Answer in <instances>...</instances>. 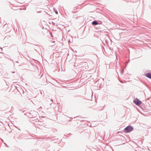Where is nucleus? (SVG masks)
Segmentation results:
<instances>
[{"label":"nucleus","mask_w":151,"mask_h":151,"mask_svg":"<svg viewBox=\"0 0 151 151\" xmlns=\"http://www.w3.org/2000/svg\"><path fill=\"white\" fill-rule=\"evenodd\" d=\"M50 42L54 43L55 42V41H50Z\"/></svg>","instance_id":"nucleus-13"},{"label":"nucleus","mask_w":151,"mask_h":151,"mask_svg":"<svg viewBox=\"0 0 151 151\" xmlns=\"http://www.w3.org/2000/svg\"><path fill=\"white\" fill-rule=\"evenodd\" d=\"M92 24L94 25H96L98 24V22L96 21H94L92 22Z\"/></svg>","instance_id":"nucleus-5"},{"label":"nucleus","mask_w":151,"mask_h":151,"mask_svg":"<svg viewBox=\"0 0 151 151\" xmlns=\"http://www.w3.org/2000/svg\"><path fill=\"white\" fill-rule=\"evenodd\" d=\"M15 73V71H13L12 72V73Z\"/></svg>","instance_id":"nucleus-21"},{"label":"nucleus","mask_w":151,"mask_h":151,"mask_svg":"<svg viewBox=\"0 0 151 151\" xmlns=\"http://www.w3.org/2000/svg\"><path fill=\"white\" fill-rule=\"evenodd\" d=\"M27 115H28V116L29 117H30L31 118H32V114H29V113L27 114Z\"/></svg>","instance_id":"nucleus-8"},{"label":"nucleus","mask_w":151,"mask_h":151,"mask_svg":"<svg viewBox=\"0 0 151 151\" xmlns=\"http://www.w3.org/2000/svg\"><path fill=\"white\" fill-rule=\"evenodd\" d=\"M0 48L1 50H2V49H3V48H2V47H0Z\"/></svg>","instance_id":"nucleus-19"},{"label":"nucleus","mask_w":151,"mask_h":151,"mask_svg":"<svg viewBox=\"0 0 151 151\" xmlns=\"http://www.w3.org/2000/svg\"><path fill=\"white\" fill-rule=\"evenodd\" d=\"M5 144L6 145L5 146L6 147H8V146L5 143Z\"/></svg>","instance_id":"nucleus-18"},{"label":"nucleus","mask_w":151,"mask_h":151,"mask_svg":"<svg viewBox=\"0 0 151 151\" xmlns=\"http://www.w3.org/2000/svg\"><path fill=\"white\" fill-rule=\"evenodd\" d=\"M136 43H139V42H140V40H138V39H136L134 41Z\"/></svg>","instance_id":"nucleus-6"},{"label":"nucleus","mask_w":151,"mask_h":151,"mask_svg":"<svg viewBox=\"0 0 151 151\" xmlns=\"http://www.w3.org/2000/svg\"><path fill=\"white\" fill-rule=\"evenodd\" d=\"M114 41H115V40H119V39H116V38H114Z\"/></svg>","instance_id":"nucleus-11"},{"label":"nucleus","mask_w":151,"mask_h":151,"mask_svg":"<svg viewBox=\"0 0 151 151\" xmlns=\"http://www.w3.org/2000/svg\"><path fill=\"white\" fill-rule=\"evenodd\" d=\"M73 38H71V39H69L68 40V43H70L71 42H71H72L73 41Z\"/></svg>","instance_id":"nucleus-7"},{"label":"nucleus","mask_w":151,"mask_h":151,"mask_svg":"<svg viewBox=\"0 0 151 151\" xmlns=\"http://www.w3.org/2000/svg\"><path fill=\"white\" fill-rule=\"evenodd\" d=\"M29 114H32V116L33 118H35L37 116V112L34 111H32L31 110L30 112L29 113Z\"/></svg>","instance_id":"nucleus-3"},{"label":"nucleus","mask_w":151,"mask_h":151,"mask_svg":"<svg viewBox=\"0 0 151 151\" xmlns=\"http://www.w3.org/2000/svg\"><path fill=\"white\" fill-rule=\"evenodd\" d=\"M108 39L109 40H110V41L111 42H112V40L111 39V38H108Z\"/></svg>","instance_id":"nucleus-14"},{"label":"nucleus","mask_w":151,"mask_h":151,"mask_svg":"<svg viewBox=\"0 0 151 151\" xmlns=\"http://www.w3.org/2000/svg\"><path fill=\"white\" fill-rule=\"evenodd\" d=\"M55 104V103H54L53 104H52V103H51L50 104V106H52L53 104L54 105Z\"/></svg>","instance_id":"nucleus-9"},{"label":"nucleus","mask_w":151,"mask_h":151,"mask_svg":"<svg viewBox=\"0 0 151 151\" xmlns=\"http://www.w3.org/2000/svg\"><path fill=\"white\" fill-rule=\"evenodd\" d=\"M0 53H2H2H3V52H0Z\"/></svg>","instance_id":"nucleus-22"},{"label":"nucleus","mask_w":151,"mask_h":151,"mask_svg":"<svg viewBox=\"0 0 151 151\" xmlns=\"http://www.w3.org/2000/svg\"><path fill=\"white\" fill-rule=\"evenodd\" d=\"M134 130L133 126L129 125L126 127L124 129V132L125 133H128Z\"/></svg>","instance_id":"nucleus-1"},{"label":"nucleus","mask_w":151,"mask_h":151,"mask_svg":"<svg viewBox=\"0 0 151 151\" xmlns=\"http://www.w3.org/2000/svg\"><path fill=\"white\" fill-rule=\"evenodd\" d=\"M145 76L151 79V73H147L145 74Z\"/></svg>","instance_id":"nucleus-4"},{"label":"nucleus","mask_w":151,"mask_h":151,"mask_svg":"<svg viewBox=\"0 0 151 151\" xmlns=\"http://www.w3.org/2000/svg\"><path fill=\"white\" fill-rule=\"evenodd\" d=\"M133 103H134L136 105L139 106L142 103V102L139 100L137 98H136L133 101Z\"/></svg>","instance_id":"nucleus-2"},{"label":"nucleus","mask_w":151,"mask_h":151,"mask_svg":"<svg viewBox=\"0 0 151 151\" xmlns=\"http://www.w3.org/2000/svg\"><path fill=\"white\" fill-rule=\"evenodd\" d=\"M50 101H52V102H53V99H51L50 100Z\"/></svg>","instance_id":"nucleus-15"},{"label":"nucleus","mask_w":151,"mask_h":151,"mask_svg":"<svg viewBox=\"0 0 151 151\" xmlns=\"http://www.w3.org/2000/svg\"><path fill=\"white\" fill-rule=\"evenodd\" d=\"M124 71V69H123V70L121 71V74H122L123 73Z\"/></svg>","instance_id":"nucleus-10"},{"label":"nucleus","mask_w":151,"mask_h":151,"mask_svg":"<svg viewBox=\"0 0 151 151\" xmlns=\"http://www.w3.org/2000/svg\"><path fill=\"white\" fill-rule=\"evenodd\" d=\"M42 75H42L41 76V77L42 76Z\"/></svg>","instance_id":"nucleus-24"},{"label":"nucleus","mask_w":151,"mask_h":151,"mask_svg":"<svg viewBox=\"0 0 151 151\" xmlns=\"http://www.w3.org/2000/svg\"><path fill=\"white\" fill-rule=\"evenodd\" d=\"M55 13L57 14H58V12L57 11H55Z\"/></svg>","instance_id":"nucleus-12"},{"label":"nucleus","mask_w":151,"mask_h":151,"mask_svg":"<svg viewBox=\"0 0 151 151\" xmlns=\"http://www.w3.org/2000/svg\"><path fill=\"white\" fill-rule=\"evenodd\" d=\"M16 63H18V61H16Z\"/></svg>","instance_id":"nucleus-23"},{"label":"nucleus","mask_w":151,"mask_h":151,"mask_svg":"<svg viewBox=\"0 0 151 151\" xmlns=\"http://www.w3.org/2000/svg\"><path fill=\"white\" fill-rule=\"evenodd\" d=\"M68 39V38H64V40H65V39ZM63 38H62V40H63Z\"/></svg>","instance_id":"nucleus-17"},{"label":"nucleus","mask_w":151,"mask_h":151,"mask_svg":"<svg viewBox=\"0 0 151 151\" xmlns=\"http://www.w3.org/2000/svg\"><path fill=\"white\" fill-rule=\"evenodd\" d=\"M2 141H3V139H2Z\"/></svg>","instance_id":"nucleus-26"},{"label":"nucleus","mask_w":151,"mask_h":151,"mask_svg":"<svg viewBox=\"0 0 151 151\" xmlns=\"http://www.w3.org/2000/svg\"><path fill=\"white\" fill-rule=\"evenodd\" d=\"M127 64H128V63H127V64H126V65H125V67H124V68H125L127 67Z\"/></svg>","instance_id":"nucleus-16"},{"label":"nucleus","mask_w":151,"mask_h":151,"mask_svg":"<svg viewBox=\"0 0 151 151\" xmlns=\"http://www.w3.org/2000/svg\"><path fill=\"white\" fill-rule=\"evenodd\" d=\"M19 129V130H20V129Z\"/></svg>","instance_id":"nucleus-25"},{"label":"nucleus","mask_w":151,"mask_h":151,"mask_svg":"<svg viewBox=\"0 0 151 151\" xmlns=\"http://www.w3.org/2000/svg\"><path fill=\"white\" fill-rule=\"evenodd\" d=\"M40 11H39V12H37V13H40Z\"/></svg>","instance_id":"nucleus-20"}]
</instances>
